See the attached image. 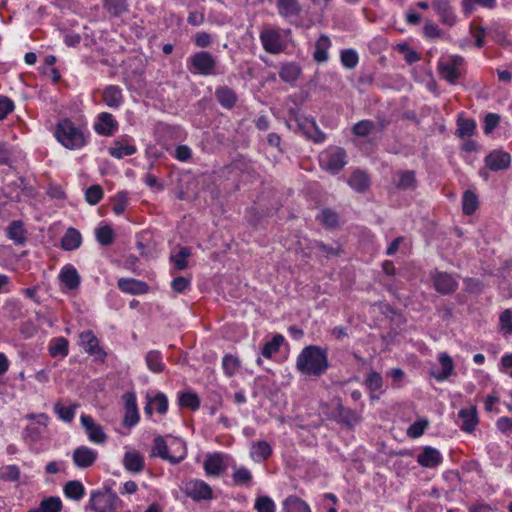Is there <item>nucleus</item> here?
Segmentation results:
<instances>
[{"mask_svg": "<svg viewBox=\"0 0 512 512\" xmlns=\"http://www.w3.org/2000/svg\"><path fill=\"white\" fill-rule=\"evenodd\" d=\"M500 121V117L497 114L489 113L484 119V132L486 134L491 133Z\"/></svg>", "mask_w": 512, "mask_h": 512, "instance_id": "774afa93", "label": "nucleus"}, {"mask_svg": "<svg viewBox=\"0 0 512 512\" xmlns=\"http://www.w3.org/2000/svg\"><path fill=\"white\" fill-rule=\"evenodd\" d=\"M459 419L462 421L461 429L466 432H472L478 422L476 407L461 409L458 413Z\"/></svg>", "mask_w": 512, "mask_h": 512, "instance_id": "b1692460", "label": "nucleus"}, {"mask_svg": "<svg viewBox=\"0 0 512 512\" xmlns=\"http://www.w3.org/2000/svg\"><path fill=\"white\" fill-rule=\"evenodd\" d=\"M440 370H432L431 375L438 381L448 379L454 371V363L452 358L446 353L442 352L438 356Z\"/></svg>", "mask_w": 512, "mask_h": 512, "instance_id": "aec40b11", "label": "nucleus"}, {"mask_svg": "<svg viewBox=\"0 0 512 512\" xmlns=\"http://www.w3.org/2000/svg\"><path fill=\"white\" fill-rule=\"evenodd\" d=\"M285 512H311L308 504L297 496H289L283 502Z\"/></svg>", "mask_w": 512, "mask_h": 512, "instance_id": "7c9ffc66", "label": "nucleus"}, {"mask_svg": "<svg viewBox=\"0 0 512 512\" xmlns=\"http://www.w3.org/2000/svg\"><path fill=\"white\" fill-rule=\"evenodd\" d=\"M125 400V416L123 420L124 426L130 428L139 421V414L136 404V396L133 392H127L123 396Z\"/></svg>", "mask_w": 512, "mask_h": 512, "instance_id": "ddd939ff", "label": "nucleus"}, {"mask_svg": "<svg viewBox=\"0 0 512 512\" xmlns=\"http://www.w3.org/2000/svg\"><path fill=\"white\" fill-rule=\"evenodd\" d=\"M443 458L440 452L430 446H426L423 448L421 453L417 456V462L423 466L428 468H434L437 467L441 462Z\"/></svg>", "mask_w": 512, "mask_h": 512, "instance_id": "6ab92c4d", "label": "nucleus"}, {"mask_svg": "<svg viewBox=\"0 0 512 512\" xmlns=\"http://www.w3.org/2000/svg\"><path fill=\"white\" fill-rule=\"evenodd\" d=\"M222 366L225 373L228 376H232L233 374H235L239 367V361L232 355H225L222 361Z\"/></svg>", "mask_w": 512, "mask_h": 512, "instance_id": "0e129e2a", "label": "nucleus"}, {"mask_svg": "<svg viewBox=\"0 0 512 512\" xmlns=\"http://www.w3.org/2000/svg\"><path fill=\"white\" fill-rule=\"evenodd\" d=\"M300 73L301 70L296 64L288 63L281 67L279 71V77L284 82L292 83L299 78Z\"/></svg>", "mask_w": 512, "mask_h": 512, "instance_id": "c9c22d12", "label": "nucleus"}, {"mask_svg": "<svg viewBox=\"0 0 512 512\" xmlns=\"http://www.w3.org/2000/svg\"><path fill=\"white\" fill-rule=\"evenodd\" d=\"M215 97L225 108L231 109L236 102V94L227 86L219 87L215 91Z\"/></svg>", "mask_w": 512, "mask_h": 512, "instance_id": "c756f323", "label": "nucleus"}, {"mask_svg": "<svg viewBox=\"0 0 512 512\" xmlns=\"http://www.w3.org/2000/svg\"><path fill=\"white\" fill-rule=\"evenodd\" d=\"M334 405L333 418L338 422L352 427L360 422V416L353 410L343 406L339 398L332 401Z\"/></svg>", "mask_w": 512, "mask_h": 512, "instance_id": "6e6552de", "label": "nucleus"}, {"mask_svg": "<svg viewBox=\"0 0 512 512\" xmlns=\"http://www.w3.org/2000/svg\"><path fill=\"white\" fill-rule=\"evenodd\" d=\"M511 156L501 150H493L485 158L486 166L492 171L505 170L509 167Z\"/></svg>", "mask_w": 512, "mask_h": 512, "instance_id": "9b49d317", "label": "nucleus"}, {"mask_svg": "<svg viewBox=\"0 0 512 512\" xmlns=\"http://www.w3.org/2000/svg\"><path fill=\"white\" fill-rule=\"evenodd\" d=\"M103 102L111 107L118 108L122 103V92L118 86L110 85L103 91Z\"/></svg>", "mask_w": 512, "mask_h": 512, "instance_id": "bb28decb", "label": "nucleus"}, {"mask_svg": "<svg viewBox=\"0 0 512 512\" xmlns=\"http://www.w3.org/2000/svg\"><path fill=\"white\" fill-rule=\"evenodd\" d=\"M272 453L271 446L266 441H259L251 448V457L256 461L266 460Z\"/></svg>", "mask_w": 512, "mask_h": 512, "instance_id": "f704fd0d", "label": "nucleus"}, {"mask_svg": "<svg viewBox=\"0 0 512 512\" xmlns=\"http://www.w3.org/2000/svg\"><path fill=\"white\" fill-rule=\"evenodd\" d=\"M110 154L115 158H122L124 156L133 155L136 152V148L133 145H123L120 142H116L114 147L109 149Z\"/></svg>", "mask_w": 512, "mask_h": 512, "instance_id": "3c124183", "label": "nucleus"}, {"mask_svg": "<svg viewBox=\"0 0 512 512\" xmlns=\"http://www.w3.org/2000/svg\"><path fill=\"white\" fill-rule=\"evenodd\" d=\"M7 236L16 245H24L26 238V230L24 229L23 222L20 220L12 221L6 229Z\"/></svg>", "mask_w": 512, "mask_h": 512, "instance_id": "5701e85b", "label": "nucleus"}, {"mask_svg": "<svg viewBox=\"0 0 512 512\" xmlns=\"http://www.w3.org/2000/svg\"><path fill=\"white\" fill-rule=\"evenodd\" d=\"M255 508L258 512H275V504L268 496H260L256 499Z\"/></svg>", "mask_w": 512, "mask_h": 512, "instance_id": "680f3d73", "label": "nucleus"}, {"mask_svg": "<svg viewBox=\"0 0 512 512\" xmlns=\"http://www.w3.org/2000/svg\"><path fill=\"white\" fill-rule=\"evenodd\" d=\"M398 180L396 182V186L402 190L415 189L416 188V178L415 173L413 171H400L397 174Z\"/></svg>", "mask_w": 512, "mask_h": 512, "instance_id": "473e14b6", "label": "nucleus"}, {"mask_svg": "<svg viewBox=\"0 0 512 512\" xmlns=\"http://www.w3.org/2000/svg\"><path fill=\"white\" fill-rule=\"evenodd\" d=\"M179 405L194 411L199 408L200 400L195 393L186 392L179 395Z\"/></svg>", "mask_w": 512, "mask_h": 512, "instance_id": "09e8293b", "label": "nucleus"}, {"mask_svg": "<svg viewBox=\"0 0 512 512\" xmlns=\"http://www.w3.org/2000/svg\"><path fill=\"white\" fill-rule=\"evenodd\" d=\"M433 8L440 16L441 21L449 26H452L456 22V16L454 15L451 7L445 0H433Z\"/></svg>", "mask_w": 512, "mask_h": 512, "instance_id": "393cba45", "label": "nucleus"}, {"mask_svg": "<svg viewBox=\"0 0 512 512\" xmlns=\"http://www.w3.org/2000/svg\"><path fill=\"white\" fill-rule=\"evenodd\" d=\"M103 6L112 16H120L127 11L125 0H103Z\"/></svg>", "mask_w": 512, "mask_h": 512, "instance_id": "a19ab883", "label": "nucleus"}, {"mask_svg": "<svg viewBox=\"0 0 512 512\" xmlns=\"http://www.w3.org/2000/svg\"><path fill=\"white\" fill-rule=\"evenodd\" d=\"M365 384L372 393L379 391L383 386L382 376L378 372L373 371L367 376ZM371 399H378V396L371 394Z\"/></svg>", "mask_w": 512, "mask_h": 512, "instance_id": "c03bdc74", "label": "nucleus"}, {"mask_svg": "<svg viewBox=\"0 0 512 512\" xmlns=\"http://www.w3.org/2000/svg\"><path fill=\"white\" fill-rule=\"evenodd\" d=\"M118 287L127 293L143 294L148 291V285L145 282L136 279L122 278L118 281Z\"/></svg>", "mask_w": 512, "mask_h": 512, "instance_id": "a878e982", "label": "nucleus"}, {"mask_svg": "<svg viewBox=\"0 0 512 512\" xmlns=\"http://www.w3.org/2000/svg\"><path fill=\"white\" fill-rule=\"evenodd\" d=\"M82 242L81 234L75 228H68L61 240V247L66 251L77 249Z\"/></svg>", "mask_w": 512, "mask_h": 512, "instance_id": "cd10ccee", "label": "nucleus"}, {"mask_svg": "<svg viewBox=\"0 0 512 512\" xmlns=\"http://www.w3.org/2000/svg\"><path fill=\"white\" fill-rule=\"evenodd\" d=\"M74 406L64 407L60 403H56L54 406V411L59 415V417L66 422L72 421L75 415Z\"/></svg>", "mask_w": 512, "mask_h": 512, "instance_id": "e2e57ef3", "label": "nucleus"}, {"mask_svg": "<svg viewBox=\"0 0 512 512\" xmlns=\"http://www.w3.org/2000/svg\"><path fill=\"white\" fill-rule=\"evenodd\" d=\"M117 128V122L110 113L102 112L98 116V122L95 124V130L102 135L110 136Z\"/></svg>", "mask_w": 512, "mask_h": 512, "instance_id": "4be33fe9", "label": "nucleus"}, {"mask_svg": "<svg viewBox=\"0 0 512 512\" xmlns=\"http://www.w3.org/2000/svg\"><path fill=\"white\" fill-rule=\"evenodd\" d=\"M189 63L192 65V73H200L203 75L215 74L216 60L208 51H200L195 53L189 58Z\"/></svg>", "mask_w": 512, "mask_h": 512, "instance_id": "39448f33", "label": "nucleus"}, {"mask_svg": "<svg viewBox=\"0 0 512 512\" xmlns=\"http://www.w3.org/2000/svg\"><path fill=\"white\" fill-rule=\"evenodd\" d=\"M177 446V450L180 452L179 455H172L169 452V446L163 436L155 437L152 447V456L160 457L164 460L169 461L171 464L180 463L186 456V449L184 443L179 439L174 438L170 444V447Z\"/></svg>", "mask_w": 512, "mask_h": 512, "instance_id": "20e7f679", "label": "nucleus"}, {"mask_svg": "<svg viewBox=\"0 0 512 512\" xmlns=\"http://www.w3.org/2000/svg\"><path fill=\"white\" fill-rule=\"evenodd\" d=\"M376 125L370 120H361L353 126V133L360 137H365L374 132Z\"/></svg>", "mask_w": 512, "mask_h": 512, "instance_id": "603ef678", "label": "nucleus"}, {"mask_svg": "<svg viewBox=\"0 0 512 512\" xmlns=\"http://www.w3.org/2000/svg\"><path fill=\"white\" fill-rule=\"evenodd\" d=\"M296 366L304 374L320 376L328 368L327 353L318 346H308L299 354Z\"/></svg>", "mask_w": 512, "mask_h": 512, "instance_id": "f257e3e1", "label": "nucleus"}, {"mask_svg": "<svg viewBox=\"0 0 512 512\" xmlns=\"http://www.w3.org/2000/svg\"><path fill=\"white\" fill-rule=\"evenodd\" d=\"M331 43L326 35H321L315 44L313 53L314 60L317 62H325L328 59V49Z\"/></svg>", "mask_w": 512, "mask_h": 512, "instance_id": "2f4dec72", "label": "nucleus"}, {"mask_svg": "<svg viewBox=\"0 0 512 512\" xmlns=\"http://www.w3.org/2000/svg\"><path fill=\"white\" fill-rule=\"evenodd\" d=\"M478 208V198L475 193L470 190L465 191L462 201L463 213L472 215Z\"/></svg>", "mask_w": 512, "mask_h": 512, "instance_id": "ea45409f", "label": "nucleus"}, {"mask_svg": "<svg viewBox=\"0 0 512 512\" xmlns=\"http://www.w3.org/2000/svg\"><path fill=\"white\" fill-rule=\"evenodd\" d=\"M191 255L190 249L182 247L178 253L171 255L170 260L177 270H184L188 263L187 258Z\"/></svg>", "mask_w": 512, "mask_h": 512, "instance_id": "de8ad7c7", "label": "nucleus"}, {"mask_svg": "<svg viewBox=\"0 0 512 512\" xmlns=\"http://www.w3.org/2000/svg\"><path fill=\"white\" fill-rule=\"evenodd\" d=\"M317 220L326 227H335L338 223V214L331 209H323Z\"/></svg>", "mask_w": 512, "mask_h": 512, "instance_id": "8fccbe9b", "label": "nucleus"}, {"mask_svg": "<svg viewBox=\"0 0 512 512\" xmlns=\"http://www.w3.org/2000/svg\"><path fill=\"white\" fill-rule=\"evenodd\" d=\"M433 284L437 292L447 295L456 291L457 281L447 272L435 270L432 272Z\"/></svg>", "mask_w": 512, "mask_h": 512, "instance_id": "0eeeda50", "label": "nucleus"}, {"mask_svg": "<svg viewBox=\"0 0 512 512\" xmlns=\"http://www.w3.org/2000/svg\"><path fill=\"white\" fill-rule=\"evenodd\" d=\"M232 478L237 485H248L252 480V474L247 468L239 467L235 468Z\"/></svg>", "mask_w": 512, "mask_h": 512, "instance_id": "6e6d98bb", "label": "nucleus"}, {"mask_svg": "<svg viewBox=\"0 0 512 512\" xmlns=\"http://www.w3.org/2000/svg\"><path fill=\"white\" fill-rule=\"evenodd\" d=\"M64 493L70 499L80 500L85 494V489L80 481L73 480L66 483Z\"/></svg>", "mask_w": 512, "mask_h": 512, "instance_id": "e433bc0d", "label": "nucleus"}, {"mask_svg": "<svg viewBox=\"0 0 512 512\" xmlns=\"http://www.w3.org/2000/svg\"><path fill=\"white\" fill-rule=\"evenodd\" d=\"M260 39L267 52L277 54L283 51V43L278 31L273 29L265 30L261 33Z\"/></svg>", "mask_w": 512, "mask_h": 512, "instance_id": "f8f14e48", "label": "nucleus"}, {"mask_svg": "<svg viewBox=\"0 0 512 512\" xmlns=\"http://www.w3.org/2000/svg\"><path fill=\"white\" fill-rule=\"evenodd\" d=\"M147 399L151 402L153 405V408L159 413V414H165L168 409V400L165 394L163 393H157L153 398L147 396Z\"/></svg>", "mask_w": 512, "mask_h": 512, "instance_id": "13d9d810", "label": "nucleus"}, {"mask_svg": "<svg viewBox=\"0 0 512 512\" xmlns=\"http://www.w3.org/2000/svg\"><path fill=\"white\" fill-rule=\"evenodd\" d=\"M146 364L148 368L155 373L164 371L165 364L162 362V356L159 351L152 350L146 355Z\"/></svg>", "mask_w": 512, "mask_h": 512, "instance_id": "4c0bfd02", "label": "nucleus"}, {"mask_svg": "<svg viewBox=\"0 0 512 512\" xmlns=\"http://www.w3.org/2000/svg\"><path fill=\"white\" fill-rule=\"evenodd\" d=\"M72 458L77 467L87 468L96 461L97 452L86 446H80L74 450Z\"/></svg>", "mask_w": 512, "mask_h": 512, "instance_id": "dca6fc26", "label": "nucleus"}, {"mask_svg": "<svg viewBox=\"0 0 512 512\" xmlns=\"http://www.w3.org/2000/svg\"><path fill=\"white\" fill-rule=\"evenodd\" d=\"M39 508L43 512H60L62 509V502L58 497H49L41 501Z\"/></svg>", "mask_w": 512, "mask_h": 512, "instance_id": "5fc2aeb1", "label": "nucleus"}, {"mask_svg": "<svg viewBox=\"0 0 512 512\" xmlns=\"http://www.w3.org/2000/svg\"><path fill=\"white\" fill-rule=\"evenodd\" d=\"M185 493L195 501L212 498V488L202 480H191L186 483Z\"/></svg>", "mask_w": 512, "mask_h": 512, "instance_id": "1a4fd4ad", "label": "nucleus"}, {"mask_svg": "<svg viewBox=\"0 0 512 512\" xmlns=\"http://www.w3.org/2000/svg\"><path fill=\"white\" fill-rule=\"evenodd\" d=\"M49 352L51 356L57 357H65L68 355V340L64 337H59L54 339L50 346H49Z\"/></svg>", "mask_w": 512, "mask_h": 512, "instance_id": "58836bf2", "label": "nucleus"}, {"mask_svg": "<svg viewBox=\"0 0 512 512\" xmlns=\"http://www.w3.org/2000/svg\"><path fill=\"white\" fill-rule=\"evenodd\" d=\"M0 477L4 481H18L20 477V470L16 465L3 466L0 468Z\"/></svg>", "mask_w": 512, "mask_h": 512, "instance_id": "4d7b16f0", "label": "nucleus"}, {"mask_svg": "<svg viewBox=\"0 0 512 512\" xmlns=\"http://www.w3.org/2000/svg\"><path fill=\"white\" fill-rule=\"evenodd\" d=\"M341 62L342 64L349 68L353 69L358 64V55L353 49H346L341 52Z\"/></svg>", "mask_w": 512, "mask_h": 512, "instance_id": "bf43d9fd", "label": "nucleus"}, {"mask_svg": "<svg viewBox=\"0 0 512 512\" xmlns=\"http://www.w3.org/2000/svg\"><path fill=\"white\" fill-rule=\"evenodd\" d=\"M103 198V189L100 185H92L85 192V199L90 205H96Z\"/></svg>", "mask_w": 512, "mask_h": 512, "instance_id": "864d4df0", "label": "nucleus"}, {"mask_svg": "<svg viewBox=\"0 0 512 512\" xmlns=\"http://www.w3.org/2000/svg\"><path fill=\"white\" fill-rule=\"evenodd\" d=\"M321 163L327 171L336 174L347 163L346 152L342 148L335 147L322 155Z\"/></svg>", "mask_w": 512, "mask_h": 512, "instance_id": "423d86ee", "label": "nucleus"}, {"mask_svg": "<svg viewBox=\"0 0 512 512\" xmlns=\"http://www.w3.org/2000/svg\"><path fill=\"white\" fill-rule=\"evenodd\" d=\"M457 125H458V128H457L456 134L461 138L471 136L474 133L475 128H476V123L472 119L459 118L457 120Z\"/></svg>", "mask_w": 512, "mask_h": 512, "instance_id": "a18cd8bd", "label": "nucleus"}, {"mask_svg": "<svg viewBox=\"0 0 512 512\" xmlns=\"http://www.w3.org/2000/svg\"><path fill=\"white\" fill-rule=\"evenodd\" d=\"M276 6L279 15L290 22L298 18L302 12V7L298 0H277Z\"/></svg>", "mask_w": 512, "mask_h": 512, "instance_id": "f3484780", "label": "nucleus"}, {"mask_svg": "<svg viewBox=\"0 0 512 512\" xmlns=\"http://www.w3.org/2000/svg\"><path fill=\"white\" fill-rule=\"evenodd\" d=\"M97 241L103 246H109L114 241V232L108 225L100 226L95 231Z\"/></svg>", "mask_w": 512, "mask_h": 512, "instance_id": "79ce46f5", "label": "nucleus"}, {"mask_svg": "<svg viewBox=\"0 0 512 512\" xmlns=\"http://www.w3.org/2000/svg\"><path fill=\"white\" fill-rule=\"evenodd\" d=\"M127 201H128L127 193L126 192H118L113 198V202H114L113 211L118 215L122 214L124 212V210L126 209Z\"/></svg>", "mask_w": 512, "mask_h": 512, "instance_id": "69168bd1", "label": "nucleus"}, {"mask_svg": "<svg viewBox=\"0 0 512 512\" xmlns=\"http://www.w3.org/2000/svg\"><path fill=\"white\" fill-rule=\"evenodd\" d=\"M499 325L505 334H512V310H504L499 317Z\"/></svg>", "mask_w": 512, "mask_h": 512, "instance_id": "052dcab7", "label": "nucleus"}, {"mask_svg": "<svg viewBox=\"0 0 512 512\" xmlns=\"http://www.w3.org/2000/svg\"><path fill=\"white\" fill-rule=\"evenodd\" d=\"M439 71L441 76L451 84H454L461 75L459 69L454 68L446 61L439 63Z\"/></svg>", "mask_w": 512, "mask_h": 512, "instance_id": "37998d69", "label": "nucleus"}, {"mask_svg": "<svg viewBox=\"0 0 512 512\" xmlns=\"http://www.w3.org/2000/svg\"><path fill=\"white\" fill-rule=\"evenodd\" d=\"M121 500L111 488L93 491L90 495L89 507L95 512H115Z\"/></svg>", "mask_w": 512, "mask_h": 512, "instance_id": "7ed1b4c3", "label": "nucleus"}, {"mask_svg": "<svg viewBox=\"0 0 512 512\" xmlns=\"http://www.w3.org/2000/svg\"><path fill=\"white\" fill-rule=\"evenodd\" d=\"M60 279L69 289H75L80 284V276L73 267L64 268L60 274Z\"/></svg>", "mask_w": 512, "mask_h": 512, "instance_id": "72a5a7b5", "label": "nucleus"}, {"mask_svg": "<svg viewBox=\"0 0 512 512\" xmlns=\"http://www.w3.org/2000/svg\"><path fill=\"white\" fill-rule=\"evenodd\" d=\"M226 457L221 453H213L206 456L204 469L207 475L219 476L225 469L224 459Z\"/></svg>", "mask_w": 512, "mask_h": 512, "instance_id": "a211bd4d", "label": "nucleus"}, {"mask_svg": "<svg viewBox=\"0 0 512 512\" xmlns=\"http://www.w3.org/2000/svg\"><path fill=\"white\" fill-rule=\"evenodd\" d=\"M81 345L85 349V351L91 355H96L101 360L104 359L106 353L99 346V340L93 334L92 331L87 330L80 334Z\"/></svg>", "mask_w": 512, "mask_h": 512, "instance_id": "4468645a", "label": "nucleus"}, {"mask_svg": "<svg viewBox=\"0 0 512 512\" xmlns=\"http://www.w3.org/2000/svg\"><path fill=\"white\" fill-rule=\"evenodd\" d=\"M295 122L297 127L310 139L315 142H321L324 140L325 135L318 129L316 123L312 119L303 118L300 119L295 115Z\"/></svg>", "mask_w": 512, "mask_h": 512, "instance_id": "2eb2a0df", "label": "nucleus"}, {"mask_svg": "<svg viewBox=\"0 0 512 512\" xmlns=\"http://www.w3.org/2000/svg\"><path fill=\"white\" fill-rule=\"evenodd\" d=\"M55 136L59 142L71 150L81 148L86 143L82 131L75 127L69 119H64L58 123Z\"/></svg>", "mask_w": 512, "mask_h": 512, "instance_id": "f03ea898", "label": "nucleus"}, {"mask_svg": "<svg viewBox=\"0 0 512 512\" xmlns=\"http://www.w3.org/2000/svg\"><path fill=\"white\" fill-rule=\"evenodd\" d=\"M348 184L355 191L362 193L369 187L370 179L365 172L355 171L349 177Z\"/></svg>", "mask_w": 512, "mask_h": 512, "instance_id": "c85d7f7f", "label": "nucleus"}, {"mask_svg": "<svg viewBox=\"0 0 512 512\" xmlns=\"http://www.w3.org/2000/svg\"><path fill=\"white\" fill-rule=\"evenodd\" d=\"M80 420L90 441L98 444H102L106 441L107 436L104 433L102 427L97 424L91 416L82 415Z\"/></svg>", "mask_w": 512, "mask_h": 512, "instance_id": "9d476101", "label": "nucleus"}, {"mask_svg": "<svg viewBox=\"0 0 512 512\" xmlns=\"http://www.w3.org/2000/svg\"><path fill=\"white\" fill-rule=\"evenodd\" d=\"M427 425V420H418L408 428L407 433L410 437L413 438L420 437L424 433V430L427 427Z\"/></svg>", "mask_w": 512, "mask_h": 512, "instance_id": "338daca9", "label": "nucleus"}, {"mask_svg": "<svg viewBox=\"0 0 512 512\" xmlns=\"http://www.w3.org/2000/svg\"><path fill=\"white\" fill-rule=\"evenodd\" d=\"M123 465L131 473H140L144 469V458L136 450H129L124 454Z\"/></svg>", "mask_w": 512, "mask_h": 512, "instance_id": "412c9836", "label": "nucleus"}, {"mask_svg": "<svg viewBox=\"0 0 512 512\" xmlns=\"http://www.w3.org/2000/svg\"><path fill=\"white\" fill-rule=\"evenodd\" d=\"M283 342L284 337L281 334L274 335L271 341L265 343L262 349V355L266 358H270L274 353H276L279 350Z\"/></svg>", "mask_w": 512, "mask_h": 512, "instance_id": "49530a36", "label": "nucleus"}]
</instances>
